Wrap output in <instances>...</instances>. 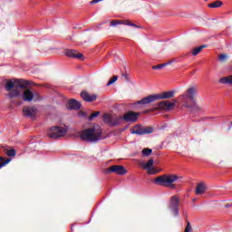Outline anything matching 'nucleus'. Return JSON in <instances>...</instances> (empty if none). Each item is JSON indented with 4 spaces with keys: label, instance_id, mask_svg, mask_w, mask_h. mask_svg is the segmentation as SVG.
Instances as JSON below:
<instances>
[{
    "label": "nucleus",
    "instance_id": "nucleus-37",
    "mask_svg": "<svg viewBox=\"0 0 232 232\" xmlns=\"http://www.w3.org/2000/svg\"><path fill=\"white\" fill-rule=\"evenodd\" d=\"M231 126H232V122H231Z\"/></svg>",
    "mask_w": 232,
    "mask_h": 232
},
{
    "label": "nucleus",
    "instance_id": "nucleus-36",
    "mask_svg": "<svg viewBox=\"0 0 232 232\" xmlns=\"http://www.w3.org/2000/svg\"><path fill=\"white\" fill-rule=\"evenodd\" d=\"M205 1H208V0H205Z\"/></svg>",
    "mask_w": 232,
    "mask_h": 232
},
{
    "label": "nucleus",
    "instance_id": "nucleus-2",
    "mask_svg": "<svg viewBox=\"0 0 232 232\" xmlns=\"http://www.w3.org/2000/svg\"><path fill=\"white\" fill-rule=\"evenodd\" d=\"M197 93H198V89L196 86H190L183 94L178 97L183 108L190 110L192 113H197L202 110L197 103Z\"/></svg>",
    "mask_w": 232,
    "mask_h": 232
},
{
    "label": "nucleus",
    "instance_id": "nucleus-23",
    "mask_svg": "<svg viewBox=\"0 0 232 232\" xmlns=\"http://www.w3.org/2000/svg\"><path fill=\"white\" fill-rule=\"evenodd\" d=\"M224 3L220 0L208 4V8H220Z\"/></svg>",
    "mask_w": 232,
    "mask_h": 232
},
{
    "label": "nucleus",
    "instance_id": "nucleus-28",
    "mask_svg": "<svg viewBox=\"0 0 232 232\" xmlns=\"http://www.w3.org/2000/svg\"><path fill=\"white\" fill-rule=\"evenodd\" d=\"M101 115V111H94L89 116V121L92 122L95 117H99Z\"/></svg>",
    "mask_w": 232,
    "mask_h": 232
},
{
    "label": "nucleus",
    "instance_id": "nucleus-5",
    "mask_svg": "<svg viewBox=\"0 0 232 232\" xmlns=\"http://www.w3.org/2000/svg\"><path fill=\"white\" fill-rule=\"evenodd\" d=\"M177 180H179V177L177 175H161L158 176L154 179V184H156V186H162L163 188L175 189V182H177Z\"/></svg>",
    "mask_w": 232,
    "mask_h": 232
},
{
    "label": "nucleus",
    "instance_id": "nucleus-22",
    "mask_svg": "<svg viewBox=\"0 0 232 232\" xmlns=\"http://www.w3.org/2000/svg\"><path fill=\"white\" fill-rule=\"evenodd\" d=\"M153 159H150L148 160L147 163H141L140 166H142V168H144L145 169H151V168H153Z\"/></svg>",
    "mask_w": 232,
    "mask_h": 232
},
{
    "label": "nucleus",
    "instance_id": "nucleus-29",
    "mask_svg": "<svg viewBox=\"0 0 232 232\" xmlns=\"http://www.w3.org/2000/svg\"><path fill=\"white\" fill-rule=\"evenodd\" d=\"M219 61L220 63H226V61H227V54H224V53L220 54Z\"/></svg>",
    "mask_w": 232,
    "mask_h": 232
},
{
    "label": "nucleus",
    "instance_id": "nucleus-30",
    "mask_svg": "<svg viewBox=\"0 0 232 232\" xmlns=\"http://www.w3.org/2000/svg\"><path fill=\"white\" fill-rule=\"evenodd\" d=\"M117 79H119L118 76H113V78H111L108 82H107V86H111V84H113Z\"/></svg>",
    "mask_w": 232,
    "mask_h": 232
},
{
    "label": "nucleus",
    "instance_id": "nucleus-21",
    "mask_svg": "<svg viewBox=\"0 0 232 232\" xmlns=\"http://www.w3.org/2000/svg\"><path fill=\"white\" fill-rule=\"evenodd\" d=\"M10 162H12V159H10V158L5 159V157L0 156V169H1V168H5V166H6V164H10Z\"/></svg>",
    "mask_w": 232,
    "mask_h": 232
},
{
    "label": "nucleus",
    "instance_id": "nucleus-17",
    "mask_svg": "<svg viewBox=\"0 0 232 232\" xmlns=\"http://www.w3.org/2000/svg\"><path fill=\"white\" fill-rule=\"evenodd\" d=\"M206 189H207L206 183L204 182L198 183L196 187L195 194L204 195L206 193Z\"/></svg>",
    "mask_w": 232,
    "mask_h": 232
},
{
    "label": "nucleus",
    "instance_id": "nucleus-35",
    "mask_svg": "<svg viewBox=\"0 0 232 232\" xmlns=\"http://www.w3.org/2000/svg\"><path fill=\"white\" fill-rule=\"evenodd\" d=\"M195 200H197V198H194L193 201L195 202Z\"/></svg>",
    "mask_w": 232,
    "mask_h": 232
},
{
    "label": "nucleus",
    "instance_id": "nucleus-24",
    "mask_svg": "<svg viewBox=\"0 0 232 232\" xmlns=\"http://www.w3.org/2000/svg\"><path fill=\"white\" fill-rule=\"evenodd\" d=\"M112 119L113 118L110 114H104L103 115V122L105 124H108L109 126H111Z\"/></svg>",
    "mask_w": 232,
    "mask_h": 232
},
{
    "label": "nucleus",
    "instance_id": "nucleus-15",
    "mask_svg": "<svg viewBox=\"0 0 232 232\" xmlns=\"http://www.w3.org/2000/svg\"><path fill=\"white\" fill-rule=\"evenodd\" d=\"M82 99L85 101L86 102H93L97 101V96L95 94H90L87 92H82L81 93Z\"/></svg>",
    "mask_w": 232,
    "mask_h": 232
},
{
    "label": "nucleus",
    "instance_id": "nucleus-33",
    "mask_svg": "<svg viewBox=\"0 0 232 232\" xmlns=\"http://www.w3.org/2000/svg\"><path fill=\"white\" fill-rule=\"evenodd\" d=\"M102 0H92L91 1V5H97V3H101Z\"/></svg>",
    "mask_w": 232,
    "mask_h": 232
},
{
    "label": "nucleus",
    "instance_id": "nucleus-6",
    "mask_svg": "<svg viewBox=\"0 0 232 232\" xmlns=\"http://www.w3.org/2000/svg\"><path fill=\"white\" fill-rule=\"evenodd\" d=\"M68 133V129L64 127H59V126H54L51 127L49 130L47 131V136L50 139H60V137H64Z\"/></svg>",
    "mask_w": 232,
    "mask_h": 232
},
{
    "label": "nucleus",
    "instance_id": "nucleus-10",
    "mask_svg": "<svg viewBox=\"0 0 232 232\" xmlns=\"http://www.w3.org/2000/svg\"><path fill=\"white\" fill-rule=\"evenodd\" d=\"M106 173L107 175H110V173H115V175L122 176V175H126V173H128V170L122 165H114V166L109 167L106 169Z\"/></svg>",
    "mask_w": 232,
    "mask_h": 232
},
{
    "label": "nucleus",
    "instance_id": "nucleus-19",
    "mask_svg": "<svg viewBox=\"0 0 232 232\" xmlns=\"http://www.w3.org/2000/svg\"><path fill=\"white\" fill-rule=\"evenodd\" d=\"M4 148V151L5 153V155H7V157H15L17 155V151L15 150V149H6L5 147Z\"/></svg>",
    "mask_w": 232,
    "mask_h": 232
},
{
    "label": "nucleus",
    "instance_id": "nucleus-9",
    "mask_svg": "<svg viewBox=\"0 0 232 232\" xmlns=\"http://www.w3.org/2000/svg\"><path fill=\"white\" fill-rule=\"evenodd\" d=\"M175 108V104L173 102H168V101H163L158 102L156 107L145 111V113H150V111H157L159 110H164L165 111H169L170 110H173Z\"/></svg>",
    "mask_w": 232,
    "mask_h": 232
},
{
    "label": "nucleus",
    "instance_id": "nucleus-34",
    "mask_svg": "<svg viewBox=\"0 0 232 232\" xmlns=\"http://www.w3.org/2000/svg\"><path fill=\"white\" fill-rule=\"evenodd\" d=\"M173 102L177 103V102H179V100L174 99V100H173Z\"/></svg>",
    "mask_w": 232,
    "mask_h": 232
},
{
    "label": "nucleus",
    "instance_id": "nucleus-26",
    "mask_svg": "<svg viewBox=\"0 0 232 232\" xmlns=\"http://www.w3.org/2000/svg\"><path fill=\"white\" fill-rule=\"evenodd\" d=\"M169 64H171V62L154 65V66H152V70H162V68H166V66H168Z\"/></svg>",
    "mask_w": 232,
    "mask_h": 232
},
{
    "label": "nucleus",
    "instance_id": "nucleus-31",
    "mask_svg": "<svg viewBox=\"0 0 232 232\" xmlns=\"http://www.w3.org/2000/svg\"><path fill=\"white\" fill-rule=\"evenodd\" d=\"M191 231H193V228L191 227V223L188 222L184 232H191Z\"/></svg>",
    "mask_w": 232,
    "mask_h": 232
},
{
    "label": "nucleus",
    "instance_id": "nucleus-7",
    "mask_svg": "<svg viewBox=\"0 0 232 232\" xmlns=\"http://www.w3.org/2000/svg\"><path fill=\"white\" fill-rule=\"evenodd\" d=\"M179 206H180V198L177 195L171 196L168 208L174 217H179V215L180 208H179Z\"/></svg>",
    "mask_w": 232,
    "mask_h": 232
},
{
    "label": "nucleus",
    "instance_id": "nucleus-1",
    "mask_svg": "<svg viewBox=\"0 0 232 232\" xmlns=\"http://www.w3.org/2000/svg\"><path fill=\"white\" fill-rule=\"evenodd\" d=\"M5 89L9 93L7 96L9 99H15L22 97L24 102H37L41 101L42 97L39 92H33L28 86L30 85V82L23 79L16 80H5Z\"/></svg>",
    "mask_w": 232,
    "mask_h": 232
},
{
    "label": "nucleus",
    "instance_id": "nucleus-13",
    "mask_svg": "<svg viewBox=\"0 0 232 232\" xmlns=\"http://www.w3.org/2000/svg\"><path fill=\"white\" fill-rule=\"evenodd\" d=\"M64 54L67 57H71L73 59H80L82 60V58L84 57V55L79 52H77V50L74 49H67L64 51Z\"/></svg>",
    "mask_w": 232,
    "mask_h": 232
},
{
    "label": "nucleus",
    "instance_id": "nucleus-25",
    "mask_svg": "<svg viewBox=\"0 0 232 232\" xmlns=\"http://www.w3.org/2000/svg\"><path fill=\"white\" fill-rule=\"evenodd\" d=\"M206 47H207V45H201V46L192 49V52H191L192 55H194V56L198 55L200 53V52L202 51V49L206 48Z\"/></svg>",
    "mask_w": 232,
    "mask_h": 232
},
{
    "label": "nucleus",
    "instance_id": "nucleus-20",
    "mask_svg": "<svg viewBox=\"0 0 232 232\" xmlns=\"http://www.w3.org/2000/svg\"><path fill=\"white\" fill-rule=\"evenodd\" d=\"M219 82L221 84H232V75L220 78Z\"/></svg>",
    "mask_w": 232,
    "mask_h": 232
},
{
    "label": "nucleus",
    "instance_id": "nucleus-3",
    "mask_svg": "<svg viewBox=\"0 0 232 232\" xmlns=\"http://www.w3.org/2000/svg\"><path fill=\"white\" fill-rule=\"evenodd\" d=\"M175 97V91L163 92L159 94L149 95L137 102L140 106H146V104H151V102H157V101H164V99H173Z\"/></svg>",
    "mask_w": 232,
    "mask_h": 232
},
{
    "label": "nucleus",
    "instance_id": "nucleus-8",
    "mask_svg": "<svg viewBox=\"0 0 232 232\" xmlns=\"http://www.w3.org/2000/svg\"><path fill=\"white\" fill-rule=\"evenodd\" d=\"M130 133L132 135H150L153 133V128L152 127H144L140 124L135 125L131 130Z\"/></svg>",
    "mask_w": 232,
    "mask_h": 232
},
{
    "label": "nucleus",
    "instance_id": "nucleus-16",
    "mask_svg": "<svg viewBox=\"0 0 232 232\" xmlns=\"http://www.w3.org/2000/svg\"><path fill=\"white\" fill-rule=\"evenodd\" d=\"M67 108L69 110H81V102L76 100H70L67 103Z\"/></svg>",
    "mask_w": 232,
    "mask_h": 232
},
{
    "label": "nucleus",
    "instance_id": "nucleus-32",
    "mask_svg": "<svg viewBox=\"0 0 232 232\" xmlns=\"http://www.w3.org/2000/svg\"><path fill=\"white\" fill-rule=\"evenodd\" d=\"M121 75H122V77H124L125 81H127V82L130 81V76L128 73H122Z\"/></svg>",
    "mask_w": 232,
    "mask_h": 232
},
{
    "label": "nucleus",
    "instance_id": "nucleus-27",
    "mask_svg": "<svg viewBox=\"0 0 232 232\" xmlns=\"http://www.w3.org/2000/svg\"><path fill=\"white\" fill-rule=\"evenodd\" d=\"M141 153H142L143 157H150V155H151V153H153V150L151 149L145 148L142 150Z\"/></svg>",
    "mask_w": 232,
    "mask_h": 232
},
{
    "label": "nucleus",
    "instance_id": "nucleus-14",
    "mask_svg": "<svg viewBox=\"0 0 232 232\" xmlns=\"http://www.w3.org/2000/svg\"><path fill=\"white\" fill-rule=\"evenodd\" d=\"M117 24H125L126 26H133L134 28H139V26L130 20H112L111 21V26H117Z\"/></svg>",
    "mask_w": 232,
    "mask_h": 232
},
{
    "label": "nucleus",
    "instance_id": "nucleus-11",
    "mask_svg": "<svg viewBox=\"0 0 232 232\" xmlns=\"http://www.w3.org/2000/svg\"><path fill=\"white\" fill-rule=\"evenodd\" d=\"M139 117H140V112L130 111L122 116V119L125 122H137V119H139Z\"/></svg>",
    "mask_w": 232,
    "mask_h": 232
},
{
    "label": "nucleus",
    "instance_id": "nucleus-18",
    "mask_svg": "<svg viewBox=\"0 0 232 232\" xmlns=\"http://www.w3.org/2000/svg\"><path fill=\"white\" fill-rule=\"evenodd\" d=\"M122 121H124V118H122V116L112 118L111 126H121V124H122Z\"/></svg>",
    "mask_w": 232,
    "mask_h": 232
},
{
    "label": "nucleus",
    "instance_id": "nucleus-4",
    "mask_svg": "<svg viewBox=\"0 0 232 232\" xmlns=\"http://www.w3.org/2000/svg\"><path fill=\"white\" fill-rule=\"evenodd\" d=\"M102 136V130L101 127L93 126L92 128L82 130L80 139L82 140H87V142H97V140H101Z\"/></svg>",
    "mask_w": 232,
    "mask_h": 232
},
{
    "label": "nucleus",
    "instance_id": "nucleus-12",
    "mask_svg": "<svg viewBox=\"0 0 232 232\" xmlns=\"http://www.w3.org/2000/svg\"><path fill=\"white\" fill-rule=\"evenodd\" d=\"M24 117H28L29 119H35L37 115V108L32 106H25L22 110Z\"/></svg>",
    "mask_w": 232,
    "mask_h": 232
}]
</instances>
